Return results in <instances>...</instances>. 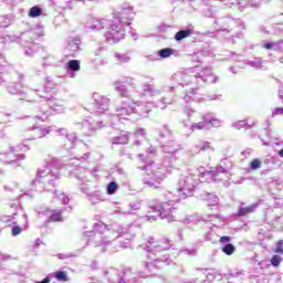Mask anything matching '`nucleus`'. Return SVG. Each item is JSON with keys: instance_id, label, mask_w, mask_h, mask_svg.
Returning <instances> with one entry per match:
<instances>
[{"instance_id": "nucleus-1", "label": "nucleus", "mask_w": 283, "mask_h": 283, "mask_svg": "<svg viewBox=\"0 0 283 283\" xmlns=\"http://www.w3.org/2000/svg\"><path fill=\"white\" fill-rule=\"evenodd\" d=\"M172 81L177 85L165 87V92L169 95L161 97L156 103V107H158V109H167V105H174L176 94H178L180 90H184L185 92L184 101L186 103L196 101V90H198L196 85H202V83L211 85V83L218 82V76L213 75V73L207 69L200 71V66H193L188 67L185 71L176 72L172 75Z\"/></svg>"}, {"instance_id": "nucleus-2", "label": "nucleus", "mask_w": 283, "mask_h": 283, "mask_svg": "<svg viewBox=\"0 0 283 283\" xmlns=\"http://www.w3.org/2000/svg\"><path fill=\"white\" fill-rule=\"evenodd\" d=\"M134 227L122 226L114 223L107 226L103 222L94 223L93 230L84 232L87 239L86 247L93 244V247H104L103 252L109 251V253H115L114 241L120 238L124 239L119 241L122 249H129L132 247V240L136 238V234L132 231Z\"/></svg>"}, {"instance_id": "nucleus-3", "label": "nucleus", "mask_w": 283, "mask_h": 283, "mask_svg": "<svg viewBox=\"0 0 283 283\" xmlns=\"http://www.w3.org/2000/svg\"><path fill=\"white\" fill-rule=\"evenodd\" d=\"M134 17H136L134 7L124 3L120 11H113L114 20L97 19L88 27V29L94 32L106 30L104 38L107 43L114 45V43H119V41L125 39V29H123V25H132L130 21H134Z\"/></svg>"}, {"instance_id": "nucleus-4", "label": "nucleus", "mask_w": 283, "mask_h": 283, "mask_svg": "<svg viewBox=\"0 0 283 283\" xmlns=\"http://www.w3.org/2000/svg\"><path fill=\"white\" fill-rule=\"evenodd\" d=\"M139 249L149 253L147 259L153 260V262H145V269L147 271L156 269L158 264L169 265V254H163V251H169V247L163 245V243L157 242L153 237L148 239V244L139 245Z\"/></svg>"}, {"instance_id": "nucleus-5", "label": "nucleus", "mask_w": 283, "mask_h": 283, "mask_svg": "<svg viewBox=\"0 0 283 283\" xmlns=\"http://www.w3.org/2000/svg\"><path fill=\"white\" fill-rule=\"evenodd\" d=\"M166 197L168 201L155 200L154 205H150L148 213L155 214L146 216L148 222H156L158 218H161V220L166 219L168 222H174V210L176 209L174 202H176V200L171 199V192H167Z\"/></svg>"}, {"instance_id": "nucleus-6", "label": "nucleus", "mask_w": 283, "mask_h": 283, "mask_svg": "<svg viewBox=\"0 0 283 283\" xmlns=\"http://www.w3.org/2000/svg\"><path fill=\"white\" fill-rule=\"evenodd\" d=\"M60 176L61 163H59V159H51L43 170L39 169L36 172V177L40 178V180L46 178V185L44 186L45 191H54V187L59 185Z\"/></svg>"}, {"instance_id": "nucleus-7", "label": "nucleus", "mask_w": 283, "mask_h": 283, "mask_svg": "<svg viewBox=\"0 0 283 283\" xmlns=\"http://www.w3.org/2000/svg\"><path fill=\"white\" fill-rule=\"evenodd\" d=\"M120 120L122 117L116 113L109 115V119H107V115H103L102 120L91 123L90 120L84 119L82 123H77V125L80 126V129H82V132L86 134V136H90L97 129H103V127H107V125H109L112 129H116V126L118 125V123H120Z\"/></svg>"}, {"instance_id": "nucleus-8", "label": "nucleus", "mask_w": 283, "mask_h": 283, "mask_svg": "<svg viewBox=\"0 0 283 283\" xmlns=\"http://www.w3.org/2000/svg\"><path fill=\"white\" fill-rule=\"evenodd\" d=\"M108 283H140L136 273L132 272V268H125L122 271L109 268L104 272Z\"/></svg>"}, {"instance_id": "nucleus-9", "label": "nucleus", "mask_w": 283, "mask_h": 283, "mask_svg": "<svg viewBox=\"0 0 283 283\" xmlns=\"http://www.w3.org/2000/svg\"><path fill=\"white\" fill-rule=\"evenodd\" d=\"M212 28L216 32H226L227 34H231L233 30H247V25L241 19L231 15L214 18Z\"/></svg>"}, {"instance_id": "nucleus-10", "label": "nucleus", "mask_w": 283, "mask_h": 283, "mask_svg": "<svg viewBox=\"0 0 283 283\" xmlns=\"http://www.w3.org/2000/svg\"><path fill=\"white\" fill-rule=\"evenodd\" d=\"M40 98H43L46 105H49L50 109L43 111L39 107L36 103H33L32 107H34L36 112H41V114H38L35 116L38 120H48V117L52 116V112H54L55 114H63V112H65V108H63V101L56 99L52 96H43V95H40Z\"/></svg>"}, {"instance_id": "nucleus-11", "label": "nucleus", "mask_w": 283, "mask_h": 283, "mask_svg": "<svg viewBox=\"0 0 283 283\" xmlns=\"http://www.w3.org/2000/svg\"><path fill=\"white\" fill-rule=\"evenodd\" d=\"M198 182V175H182L178 181L177 188L180 198H189L190 196H192Z\"/></svg>"}, {"instance_id": "nucleus-12", "label": "nucleus", "mask_w": 283, "mask_h": 283, "mask_svg": "<svg viewBox=\"0 0 283 283\" xmlns=\"http://www.w3.org/2000/svg\"><path fill=\"white\" fill-rule=\"evenodd\" d=\"M142 171H147V176L144 178L143 182L150 189H160L163 180L167 178L165 172L154 169V165L147 169H142Z\"/></svg>"}, {"instance_id": "nucleus-13", "label": "nucleus", "mask_w": 283, "mask_h": 283, "mask_svg": "<svg viewBox=\"0 0 283 283\" xmlns=\"http://www.w3.org/2000/svg\"><path fill=\"white\" fill-rule=\"evenodd\" d=\"M42 63L40 65H35L31 69L30 74L34 78H39L40 81L45 78V67H50V65H54V57L50 54L42 55Z\"/></svg>"}, {"instance_id": "nucleus-14", "label": "nucleus", "mask_w": 283, "mask_h": 283, "mask_svg": "<svg viewBox=\"0 0 283 283\" xmlns=\"http://www.w3.org/2000/svg\"><path fill=\"white\" fill-rule=\"evenodd\" d=\"M0 160L4 165H18L19 160H25V154L14 155V150L12 147L8 148V150H0Z\"/></svg>"}, {"instance_id": "nucleus-15", "label": "nucleus", "mask_w": 283, "mask_h": 283, "mask_svg": "<svg viewBox=\"0 0 283 283\" xmlns=\"http://www.w3.org/2000/svg\"><path fill=\"white\" fill-rule=\"evenodd\" d=\"M262 2L260 0H234L230 3V8L239 10V12H244L247 8H260Z\"/></svg>"}, {"instance_id": "nucleus-16", "label": "nucleus", "mask_w": 283, "mask_h": 283, "mask_svg": "<svg viewBox=\"0 0 283 283\" xmlns=\"http://www.w3.org/2000/svg\"><path fill=\"white\" fill-rule=\"evenodd\" d=\"M93 105L95 109H97V113L104 114L109 109V98L106 96L99 95L98 93L93 94Z\"/></svg>"}, {"instance_id": "nucleus-17", "label": "nucleus", "mask_w": 283, "mask_h": 283, "mask_svg": "<svg viewBox=\"0 0 283 283\" xmlns=\"http://www.w3.org/2000/svg\"><path fill=\"white\" fill-rule=\"evenodd\" d=\"M130 105L133 114H136L139 118H147V116H149V112H151V108L145 102L130 101Z\"/></svg>"}, {"instance_id": "nucleus-18", "label": "nucleus", "mask_w": 283, "mask_h": 283, "mask_svg": "<svg viewBox=\"0 0 283 283\" xmlns=\"http://www.w3.org/2000/svg\"><path fill=\"white\" fill-rule=\"evenodd\" d=\"M78 52H81V39L70 38L65 48L66 56H72L73 59H76V54H78Z\"/></svg>"}, {"instance_id": "nucleus-19", "label": "nucleus", "mask_w": 283, "mask_h": 283, "mask_svg": "<svg viewBox=\"0 0 283 283\" xmlns=\"http://www.w3.org/2000/svg\"><path fill=\"white\" fill-rule=\"evenodd\" d=\"M56 134H59V136H65L67 143H65L64 147L67 151L76 147V144L78 143V137L76 136V133L69 134L66 128H59L56 130Z\"/></svg>"}, {"instance_id": "nucleus-20", "label": "nucleus", "mask_w": 283, "mask_h": 283, "mask_svg": "<svg viewBox=\"0 0 283 283\" xmlns=\"http://www.w3.org/2000/svg\"><path fill=\"white\" fill-rule=\"evenodd\" d=\"M154 156H156V147L150 146L146 154H139L137 156V158L144 163V166L138 167V169H149V167H151L154 165V160H151L150 158H154Z\"/></svg>"}, {"instance_id": "nucleus-21", "label": "nucleus", "mask_w": 283, "mask_h": 283, "mask_svg": "<svg viewBox=\"0 0 283 283\" xmlns=\"http://www.w3.org/2000/svg\"><path fill=\"white\" fill-rule=\"evenodd\" d=\"M200 151H214V149L211 147V143L207 140H199L193 146H191L189 150L190 156H198Z\"/></svg>"}, {"instance_id": "nucleus-22", "label": "nucleus", "mask_w": 283, "mask_h": 283, "mask_svg": "<svg viewBox=\"0 0 283 283\" xmlns=\"http://www.w3.org/2000/svg\"><path fill=\"white\" fill-rule=\"evenodd\" d=\"M198 180L199 182H218V180H222V176L213 168L212 170L200 172Z\"/></svg>"}, {"instance_id": "nucleus-23", "label": "nucleus", "mask_w": 283, "mask_h": 283, "mask_svg": "<svg viewBox=\"0 0 283 283\" xmlns=\"http://www.w3.org/2000/svg\"><path fill=\"white\" fill-rule=\"evenodd\" d=\"M7 92L12 96H20V98H25L28 93L23 91V84L20 82H11L7 85Z\"/></svg>"}, {"instance_id": "nucleus-24", "label": "nucleus", "mask_w": 283, "mask_h": 283, "mask_svg": "<svg viewBox=\"0 0 283 283\" xmlns=\"http://www.w3.org/2000/svg\"><path fill=\"white\" fill-rule=\"evenodd\" d=\"M200 198L208 202V209H210V211H218V196H216V193L203 191Z\"/></svg>"}, {"instance_id": "nucleus-25", "label": "nucleus", "mask_w": 283, "mask_h": 283, "mask_svg": "<svg viewBox=\"0 0 283 283\" xmlns=\"http://www.w3.org/2000/svg\"><path fill=\"white\" fill-rule=\"evenodd\" d=\"M17 216L21 217V220H23V224H28V214L25 213V210H23V207L21 206L17 207L15 212L12 216H2L1 221L12 222V220H17Z\"/></svg>"}, {"instance_id": "nucleus-26", "label": "nucleus", "mask_w": 283, "mask_h": 283, "mask_svg": "<svg viewBox=\"0 0 283 283\" xmlns=\"http://www.w3.org/2000/svg\"><path fill=\"white\" fill-rule=\"evenodd\" d=\"M65 70L69 78H76V72H81V61L71 60L65 64Z\"/></svg>"}, {"instance_id": "nucleus-27", "label": "nucleus", "mask_w": 283, "mask_h": 283, "mask_svg": "<svg viewBox=\"0 0 283 283\" xmlns=\"http://www.w3.org/2000/svg\"><path fill=\"white\" fill-rule=\"evenodd\" d=\"M233 167V163L229 158H223L220 160L219 165L214 168L219 176H229L231 169Z\"/></svg>"}, {"instance_id": "nucleus-28", "label": "nucleus", "mask_w": 283, "mask_h": 283, "mask_svg": "<svg viewBox=\"0 0 283 283\" xmlns=\"http://www.w3.org/2000/svg\"><path fill=\"white\" fill-rule=\"evenodd\" d=\"M40 216L46 217V222H61L63 221L62 212L59 210H43L40 211Z\"/></svg>"}, {"instance_id": "nucleus-29", "label": "nucleus", "mask_w": 283, "mask_h": 283, "mask_svg": "<svg viewBox=\"0 0 283 283\" xmlns=\"http://www.w3.org/2000/svg\"><path fill=\"white\" fill-rule=\"evenodd\" d=\"M116 114L120 116H129L133 114L132 99L124 101L122 105L115 107Z\"/></svg>"}, {"instance_id": "nucleus-30", "label": "nucleus", "mask_w": 283, "mask_h": 283, "mask_svg": "<svg viewBox=\"0 0 283 283\" xmlns=\"http://www.w3.org/2000/svg\"><path fill=\"white\" fill-rule=\"evenodd\" d=\"M168 140L169 142L167 144L161 145V149H163V151H165V154L176 156V154H178V151H180L181 147L174 139H168Z\"/></svg>"}, {"instance_id": "nucleus-31", "label": "nucleus", "mask_w": 283, "mask_h": 283, "mask_svg": "<svg viewBox=\"0 0 283 283\" xmlns=\"http://www.w3.org/2000/svg\"><path fill=\"white\" fill-rule=\"evenodd\" d=\"M266 61L262 60V57H254L253 60H245V65L249 67H253V70H261L262 72H266L269 67L264 65Z\"/></svg>"}, {"instance_id": "nucleus-32", "label": "nucleus", "mask_w": 283, "mask_h": 283, "mask_svg": "<svg viewBox=\"0 0 283 283\" xmlns=\"http://www.w3.org/2000/svg\"><path fill=\"white\" fill-rule=\"evenodd\" d=\"M256 209H258V203L245 206L244 202H241L237 212V218H244V216H249V213H253Z\"/></svg>"}, {"instance_id": "nucleus-33", "label": "nucleus", "mask_w": 283, "mask_h": 283, "mask_svg": "<svg viewBox=\"0 0 283 283\" xmlns=\"http://www.w3.org/2000/svg\"><path fill=\"white\" fill-rule=\"evenodd\" d=\"M175 161H176L175 155L164 156L161 161L163 169H165L167 174H172L174 169H176V167H174Z\"/></svg>"}, {"instance_id": "nucleus-34", "label": "nucleus", "mask_w": 283, "mask_h": 283, "mask_svg": "<svg viewBox=\"0 0 283 283\" xmlns=\"http://www.w3.org/2000/svg\"><path fill=\"white\" fill-rule=\"evenodd\" d=\"M142 96H160V90H158L154 84L145 82L142 85Z\"/></svg>"}, {"instance_id": "nucleus-35", "label": "nucleus", "mask_w": 283, "mask_h": 283, "mask_svg": "<svg viewBox=\"0 0 283 283\" xmlns=\"http://www.w3.org/2000/svg\"><path fill=\"white\" fill-rule=\"evenodd\" d=\"M112 145H127L129 143V134L122 130L118 136L111 139Z\"/></svg>"}, {"instance_id": "nucleus-36", "label": "nucleus", "mask_w": 283, "mask_h": 283, "mask_svg": "<svg viewBox=\"0 0 283 283\" xmlns=\"http://www.w3.org/2000/svg\"><path fill=\"white\" fill-rule=\"evenodd\" d=\"M32 132H33V135H32V138H30V140H36V138H45V136L50 134V128L33 127Z\"/></svg>"}, {"instance_id": "nucleus-37", "label": "nucleus", "mask_w": 283, "mask_h": 283, "mask_svg": "<svg viewBox=\"0 0 283 283\" xmlns=\"http://www.w3.org/2000/svg\"><path fill=\"white\" fill-rule=\"evenodd\" d=\"M91 203L98 205L99 202H103L104 195L98 188H94V191L87 197Z\"/></svg>"}, {"instance_id": "nucleus-38", "label": "nucleus", "mask_w": 283, "mask_h": 283, "mask_svg": "<svg viewBox=\"0 0 283 283\" xmlns=\"http://www.w3.org/2000/svg\"><path fill=\"white\" fill-rule=\"evenodd\" d=\"M224 276L230 280V277L237 279V280H244L247 277V271L240 270V269H233L229 270V273L224 274Z\"/></svg>"}, {"instance_id": "nucleus-39", "label": "nucleus", "mask_w": 283, "mask_h": 283, "mask_svg": "<svg viewBox=\"0 0 283 283\" xmlns=\"http://www.w3.org/2000/svg\"><path fill=\"white\" fill-rule=\"evenodd\" d=\"M159 138L161 140H174V133L171 132V128H169V125L165 124L161 129L158 130Z\"/></svg>"}, {"instance_id": "nucleus-40", "label": "nucleus", "mask_w": 283, "mask_h": 283, "mask_svg": "<svg viewBox=\"0 0 283 283\" xmlns=\"http://www.w3.org/2000/svg\"><path fill=\"white\" fill-rule=\"evenodd\" d=\"M192 34H193V29L191 28L181 29L175 34V41L177 42L184 41V39H187Z\"/></svg>"}, {"instance_id": "nucleus-41", "label": "nucleus", "mask_w": 283, "mask_h": 283, "mask_svg": "<svg viewBox=\"0 0 283 283\" xmlns=\"http://www.w3.org/2000/svg\"><path fill=\"white\" fill-rule=\"evenodd\" d=\"M196 129H209V122L207 114L202 116V120L199 123H195L191 125V130L196 132Z\"/></svg>"}, {"instance_id": "nucleus-42", "label": "nucleus", "mask_w": 283, "mask_h": 283, "mask_svg": "<svg viewBox=\"0 0 283 283\" xmlns=\"http://www.w3.org/2000/svg\"><path fill=\"white\" fill-rule=\"evenodd\" d=\"M114 87L123 98H127L129 96V91H127V86H125V84L120 82H114Z\"/></svg>"}, {"instance_id": "nucleus-43", "label": "nucleus", "mask_w": 283, "mask_h": 283, "mask_svg": "<svg viewBox=\"0 0 283 283\" xmlns=\"http://www.w3.org/2000/svg\"><path fill=\"white\" fill-rule=\"evenodd\" d=\"M42 15H43V8H41L40 6H33L29 9L28 17H30V19H36Z\"/></svg>"}, {"instance_id": "nucleus-44", "label": "nucleus", "mask_w": 283, "mask_h": 283, "mask_svg": "<svg viewBox=\"0 0 283 283\" xmlns=\"http://www.w3.org/2000/svg\"><path fill=\"white\" fill-rule=\"evenodd\" d=\"M19 222L23 224V219H21V217L18 221L12 222V224H14L11 229V235L13 238H17V235H21V233L23 232V228L19 226Z\"/></svg>"}, {"instance_id": "nucleus-45", "label": "nucleus", "mask_w": 283, "mask_h": 283, "mask_svg": "<svg viewBox=\"0 0 283 283\" xmlns=\"http://www.w3.org/2000/svg\"><path fill=\"white\" fill-rule=\"evenodd\" d=\"M14 17L12 14L0 15V28H8L9 25H12Z\"/></svg>"}, {"instance_id": "nucleus-46", "label": "nucleus", "mask_w": 283, "mask_h": 283, "mask_svg": "<svg viewBox=\"0 0 283 283\" xmlns=\"http://www.w3.org/2000/svg\"><path fill=\"white\" fill-rule=\"evenodd\" d=\"M174 52H176V50L172 48H164L157 51V56H159V59H169V56L174 55Z\"/></svg>"}, {"instance_id": "nucleus-47", "label": "nucleus", "mask_w": 283, "mask_h": 283, "mask_svg": "<svg viewBox=\"0 0 283 283\" xmlns=\"http://www.w3.org/2000/svg\"><path fill=\"white\" fill-rule=\"evenodd\" d=\"M97 187L92 186L85 181H83L82 184H80V190L82 191V193H84L86 197H88L94 189H96Z\"/></svg>"}, {"instance_id": "nucleus-48", "label": "nucleus", "mask_w": 283, "mask_h": 283, "mask_svg": "<svg viewBox=\"0 0 283 283\" xmlns=\"http://www.w3.org/2000/svg\"><path fill=\"white\" fill-rule=\"evenodd\" d=\"M206 115L208 116V128L220 127V125H222V120L213 117L211 113H207Z\"/></svg>"}, {"instance_id": "nucleus-49", "label": "nucleus", "mask_w": 283, "mask_h": 283, "mask_svg": "<svg viewBox=\"0 0 283 283\" xmlns=\"http://www.w3.org/2000/svg\"><path fill=\"white\" fill-rule=\"evenodd\" d=\"M253 125H258V122H253L252 125H250L249 123H247V119H243V120L233 123L232 127L234 129H242V127H248V129H251V127H253Z\"/></svg>"}, {"instance_id": "nucleus-50", "label": "nucleus", "mask_w": 283, "mask_h": 283, "mask_svg": "<svg viewBox=\"0 0 283 283\" xmlns=\"http://www.w3.org/2000/svg\"><path fill=\"white\" fill-rule=\"evenodd\" d=\"M53 277L57 280V282H70V276H67V272L65 271H56L53 274Z\"/></svg>"}, {"instance_id": "nucleus-51", "label": "nucleus", "mask_w": 283, "mask_h": 283, "mask_svg": "<svg viewBox=\"0 0 283 283\" xmlns=\"http://www.w3.org/2000/svg\"><path fill=\"white\" fill-rule=\"evenodd\" d=\"M118 191V184L116 181H111L106 186V193L108 196H114Z\"/></svg>"}, {"instance_id": "nucleus-52", "label": "nucleus", "mask_w": 283, "mask_h": 283, "mask_svg": "<svg viewBox=\"0 0 283 283\" xmlns=\"http://www.w3.org/2000/svg\"><path fill=\"white\" fill-rule=\"evenodd\" d=\"M221 251L226 254V255H233V253H235V245H233V243H226Z\"/></svg>"}, {"instance_id": "nucleus-53", "label": "nucleus", "mask_w": 283, "mask_h": 283, "mask_svg": "<svg viewBox=\"0 0 283 283\" xmlns=\"http://www.w3.org/2000/svg\"><path fill=\"white\" fill-rule=\"evenodd\" d=\"M114 57L118 63H129V61H132L129 55L123 53H114Z\"/></svg>"}, {"instance_id": "nucleus-54", "label": "nucleus", "mask_w": 283, "mask_h": 283, "mask_svg": "<svg viewBox=\"0 0 283 283\" xmlns=\"http://www.w3.org/2000/svg\"><path fill=\"white\" fill-rule=\"evenodd\" d=\"M205 240L207 242H212V244H216V242H218V234L210 230L205 234Z\"/></svg>"}, {"instance_id": "nucleus-55", "label": "nucleus", "mask_w": 283, "mask_h": 283, "mask_svg": "<svg viewBox=\"0 0 283 283\" xmlns=\"http://www.w3.org/2000/svg\"><path fill=\"white\" fill-rule=\"evenodd\" d=\"M203 14L209 19H213V17H216V7H206L203 9Z\"/></svg>"}, {"instance_id": "nucleus-56", "label": "nucleus", "mask_w": 283, "mask_h": 283, "mask_svg": "<svg viewBox=\"0 0 283 283\" xmlns=\"http://www.w3.org/2000/svg\"><path fill=\"white\" fill-rule=\"evenodd\" d=\"M262 167V161L258 158L253 159L251 163H250V169L252 171H258V169H260Z\"/></svg>"}, {"instance_id": "nucleus-57", "label": "nucleus", "mask_w": 283, "mask_h": 283, "mask_svg": "<svg viewBox=\"0 0 283 283\" xmlns=\"http://www.w3.org/2000/svg\"><path fill=\"white\" fill-rule=\"evenodd\" d=\"M54 196H56L57 199L61 200L62 205H69L70 203V198L67 196H65V193L61 192L59 195V192L56 190H54Z\"/></svg>"}, {"instance_id": "nucleus-58", "label": "nucleus", "mask_w": 283, "mask_h": 283, "mask_svg": "<svg viewBox=\"0 0 283 283\" xmlns=\"http://www.w3.org/2000/svg\"><path fill=\"white\" fill-rule=\"evenodd\" d=\"M270 262H271L272 266L277 268L280 264H282V256H280L279 254H274L271 258Z\"/></svg>"}, {"instance_id": "nucleus-59", "label": "nucleus", "mask_w": 283, "mask_h": 283, "mask_svg": "<svg viewBox=\"0 0 283 283\" xmlns=\"http://www.w3.org/2000/svg\"><path fill=\"white\" fill-rule=\"evenodd\" d=\"M57 258H59V260H67L70 258H78V254H75V253H69V254L60 253V254H57Z\"/></svg>"}, {"instance_id": "nucleus-60", "label": "nucleus", "mask_w": 283, "mask_h": 283, "mask_svg": "<svg viewBox=\"0 0 283 283\" xmlns=\"http://www.w3.org/2000/svg\"><path fill=\"white\" fill-rule=\"evenodd\" d=\"M228 56H230L232 61H240V59H242V54H238L233 51H228Z\"/></svg>"}, {"instance_id": "nucleus-61", "label": "nucleus", "mask_w": 283, "mask_h": 283, "mask_svg": "<svg viewBox=\"0 0 283 283\" xmlns=\"http://www.w3.org/2000/svg\"><path fill=\"white\" fill-rule=\"evenodd\" d=\"M184 114H186V116H188V118H191V116H193V114H196V111L191 108V106H186L184 108Z\"/></svg>"}, {"instance_id": "nucleus-62", "label": "nucleus", "mask_w": 283, "mask_h": 283, "mask_svg": "<svg viewBox=\"0 0 283 283\" xmlns=\"http://www.w3.org/2000/svg\"><path fill=\"white\" fill-rule=\"evenodd\" d=\"M142 207L140 201H134L129 203V209H132V211H138Z\"/></svg>"}, {"instance_id": "nucleus-63", "label": "nucleus", "mask_w": 283, "mask_h": 283, "mask_svg": "<svg viewBox=\"0 0 283 283\" xmlns=\"http://www.w3.org/2000/svg\"><path fill=\"white\" fill-rule=\"evenodd\" d=\"M274 116H283V107L274 108V111L272 112V118H274Z\"/></svg>"}, {"instance_id": "nucleus-64", "label": "nucleus", "mask_w": 283, "mask_h": 283, "mask_svg": "<svg viewBox=\"0 0 283 283\" xmlns=\"http://www.w3.org/2000/svg\"><path fill=\"white\" fill-rule=\"evenodd\" d=\"M275 253H283V240L276 242Z\"/></svg>"}]
</instances>
